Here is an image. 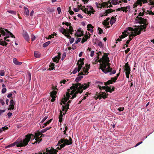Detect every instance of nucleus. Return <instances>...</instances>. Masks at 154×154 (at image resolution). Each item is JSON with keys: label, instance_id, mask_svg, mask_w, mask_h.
<instances>
[{"label": "nucleus", "instance_id": "nucleus-1", "mask_svg": "<svg viewBox=\"0 0 154 154\" xmlns=\"http://www.w3.org/2000/svg\"><path fill=\"white\" fill-rule=\"evenodd\" d=\"M100 54H102L101 52H99L97 53V62L100 63V68L102 70L103 72L105 73L110 72V75L115 74L116 71L115 70L112 71V68H111L110 66L111 64L109 63V58L108 57L107 54L104 53V55L99 59L100 57L99 56Z\"/></svg>", "mask_w": 154, "mask_h": 154}, {"label": "nucleus", "instance_id": "nucleus-2", "mask_svg": "<svg viewBox=\"0 0 154 154\" xmlns=\"http://www.w3.org/2000/svg\"><path fill=\"white\" fill-rule=\"evenodd\" d=\"M137 21L140 22V21L138 20H135ZM144 20V22H145V24L140 26L135 25L134 26V28H133L130 27H128L127 28L128 30L131 31L132 33L131 34V35H132L134 36H136L137 35H139L141 33V31L144 30V31H145V29L146 27V25L147 24L146 23V20Z\"/></svg>", "mask_w": 154, "mask_h": 154}, {"label": "nucleus", "instance_id": "nucleus-3", "mask_svg": "<svg viewBox=\"0 0 154 154\" xmlns=\"http://www.w3.org/2000/svg\"><path fill=\"white\" fill-rule=\"evenodd\" d=\"M79 85H81V83L77 82L75 84H73L70 87V89H68L67 90L68 91L66 93V97H65L63 98L62 100V102L63 103V104L65 103V102H67L69 99L70 97V95H73L74 94L75 92L77 89V87H78ZM64 97H65V95Z\"/></svg>", "mask_w": 154, "mask_h": 154}, {"label": "nucleus", "instance_id": "nucleus-4", "mask_svg": "<svg viewBox=\"0 0 154 154\" xmlns=\"http://www.w3.org/2000/svg\"><path fill=\"white\" fill-rule=\"evenodd\" d=\"M32 137H33V134H27L26 135V137L23 140L17 141L15 142L17 146L20 147L25 146L28 144L30 139L32 138Z\"/></svg>", "mask_w": 154, "mask_h": 154}, {"label": "nucleus", "instance_id": "nucleus-5", "mask_svg": "<svg viewBox=\"0 0 154 154\" xmlns=\"http://www.w3.org/2000/svg\"><path fill=\"white\" fill-rule=\"evenodd\" d=\"M90 84V82H88L86 84L84 83L83 85L81 84V85H79L78 87H77V90L75 91V93L73 94L72 97L71 98V99H73L76 97L77 95L79 93L81 94L82 93L83 90H85L88 88L89 86V85Z\"/></svg>", "mask_w": 154, "mask_h": 154}, {"label": "nucleus", "instance_id": "nucleus-6", "mask_svg": "<svg viewBox=\"0 0 154 154\" xmlns=\"http://www.w3.org/2000/svg\"><path fill=\"white\" fill-rule=\"evenodd\" d=\"M72 143V140L70 137H69V140L65 138L61 139L58 142V145L60 144L61 148H63L66 145H69Z\"/></svg>", "mask_w": 154, "mask_h": 154}, {"label": "nucleus", "instance_id": "nucleus-7", "mask_svg": "<svg viewBox=\"0 0 154 154\" xmlns=\"http://www.w3.org/2000/svg\"><path fill=\"white\" fill-rule=\"evenodd\" d=\"M60 146V147L58 146L57 148V149H54V148H51V149H48V148L46 149V150H42V152H40L42 154H56L58 150H60L61 149L63 148L61 147L60 144L58 145V144L56 146Z\"/></svg>", "mask_w": 154, "mask_h": 154}, {"label": "nucleus", "instance_id": "nucleus-8", "mask_svg": "<svg viewBox=\"0 0 154 154\" xmlns=\"http://www.w3.org/2000/svg\"><path fill=\"white\" fill-rule=\"evenodd\" d=\"M84 58H80L77 63V64L78 65L77 67L75 68L74 69L72 72V73L73 74H75L77 72H79L82 67V65L84 64Z\"/></svg>", "mask_w": 154, "mask_h": 154}, {"label": "nucleus", "instance_id": "nucleus-9", "mask_svg": "<svg viewBox=\"0 0 154 154\" xmlns=\"http://www.w3.org/2000/svg\"><path fill=\"white\" fill-rule=\"evenodd\" d=\"M1 35L2 36L9 37V35L11 36V37L15 38V36L12 33L9 31L7 29H5V30L2 29V28H0V36H1Z\"/></svg>", "mask_w": 154, "mask_h": 154}, {"label": "nucleus", "instance_id": "nucleus-10", "mask_svg": "<svg viewBox=\"0 0 154 154\" xmlns=\"http://www.w3.org/2000/svg\"><path fill=\"white\" fill-rule=\"evenodd\" d=\"M41 131H38L37 133H35V135H33V137H32V139H35V140L36 141L34 143H33L34 144H35V143H39L42 140V138H40V137H39V136H40L41 134Z\"/></svg>", "mask_w": 154, "mask_h": 154}, {"label": "nucleus", "instance_id": "nucleus-11", "mask_svg": "<svg viewBox=\"0 0 154 154\" xmlns=\"http://www.w3.org/2000/svg\"><path fill=\"white\" fill-rule=\"evenodd\" d=\"M85 67H84L83 69V72H81L78 74V75L79 76L80 75H85V74L83 73V72L88 73L89 69L90 68V65H88V64H86L85 65Z\"/></svg>", "mask_w": 154, "mask_h": 154}, {"label": "nucleus", "instance_id": "nucleus-12", "mask_svg": "<svg viewBox=\"0 0 154 154\" xmlns=\"http://www.w3.org/2000/svg\"><path fill=\"white\" fill-rule=\"evenodd\" d=\"M96 95L97 96V97L96 98V100L98 98L100 100L102 97L104 99H105L107 97L106 96L108 95V94H106V93L104 92H100L98 93L97 92H96Z\"/></svg>", "mask_w": 154, "mask_h": 154}, {"label": "nucleus", "instance_id": "nucleus-13", "mask_svg": "<svg viewBox=\"0 0 154 154\" xmlns=\"http://www.w3.org/2000/svg\"><path fill=\"white\" fill-rule=\"evenodd\" d=\"M87 8L84 10V12L90 15L92 12L91 10L93 9V7L91 6H87Z\"/></svg>", "mask_w": 154, "mask_h": 154}, {"label": "nucleus", "instance_id": "nucleus-14", "mask_svg": "<svg viewBox=\"0 0 154 154\" xmlns=\"http://www.w3.org/2000/svg\"><path fill=\"white\" fill-rule=\"evenodd\" d=\"M60 31L61 32L63 35H65V36H66L68 38H70L71 36L69 35H67V34L68 33L67 32V31L63 28H62L61 29Z\"/></svg>", "mask_w": 154, "mask_h": 154}, {"label": "nucleus", "instance_id": "nucleus-15", "mask_svg": "<svg viewBox=\"0 0 154 154\" xmlns=\"http://www.w3.org/2000/svg\"><path fill=\"white\" fill-rule=\"evenodd\" d=\"M128 30L127 28L126 29V30L122 32V34L119 36V37L121 38V39L122 38H125L128 35L127 34H126V33L130 34V32H128Z\"/></svg>", "mask_w": 154, "mask_h": 154}, {"label": "nucleus", "instance_id": "nucleus-16", "mask_svg": "<svg viewBox=\"0 0 154 154\" xmlns=\"http://www.w3.org/2000/svg\"><path fill=\"white\" fill-rule=\"evenodd\" d=\"M125 70L126 71L125 74L126 77L129 78V74H130V67H125Z\"/></svg>", "mask_w": 154, "mask_h": 154}, {"label": "nucleus", "instance_id": "nucleus-17", "mask_svg": "<svg viewBox=\"0 0 154 154\" xmlns=\"http://www.w3.org/2000/svg\"><path fill=\"white\" fill-rule=\"evenodd\" d=\"M75 35L77 37H80L83 35V32L82 31L81 29H78Z\"/></svg>", "mask_w": 154, "mask_h": 154}, {"label": "nucleus", "instance_id": "nucleus-18", "mask_svg": "<svg viewBox=\"0 0 154 154\" xmlns=\"http://www.w3.org/2000/svg\"><path fill=\"white\" fill-rule=\"evenodd\" d=\"M23 35L24 39L27 41H28L29 40V37L26 31H23Z\"/></svg>", "mask_w": 154, "mask_h": 154}, {"label": "nucleus", "instance_id": "nucleus-19", "mask_svg": "<svg viewBox=\"0 0 154 154\" xmlns=\"http://www.w3.org/2000/svg\"><path fill=\"white\" fill-rule=\"evenodd\" d=\"M111 0H109L108 1V2L109 4H112L113 5H116L117 4H119V3H121V1H119L118 0H112L111 2H110V1Z\"/></svg>", "mask_w": 154, "mask_h": 154}, {"label": "nucleus", "instance_id": "nucleus-20", "mask_svg": "<svg viewBox=\"0 0 154 154\" xmlns=\"http://www.w3.org/2000/svg\"><path fill=\"white\" fill-rule=\"evenodd\" d=\"M60 55L61 54L60 53H58V55L57 56L54 57V58H53V61L54 62H56L57 63H58L59 62V60L60 57Z\"/></svg>", "mask_w": 154, "mask_h": 154}, {"label": "nucleus", "instance_id": "nucleus-21", "mask_svg": "<svg viewBox=\"0 0 154 154\" xmlns=\"http://www.w3.org/2000/svg\"><path fill=\"white\" fill-rule=\"evenodd\" d=\"M130 6L129 5H128L126 6V7H121V8H118L119 11H120L121 10L123 11H125L126 12L128 11V10H129L130 8Z\"/></svg>", "mask_w": 154, "mask_h": 154}, {"label": "nucleus", "instance_id": "nucleus-22", "mask_svg": "<svg viewBox=\"0 0 154 154\" xmlns=\"http://www.w3.org/2000/svg\"><path fill=\"white\" fill-rule=\"evenodd\" d=\"M10 104L9 106V108L8 109H13L14 108V105H15V103L14 101L13 100H10Z\"/></svg>", "mask_w": 154, "mask_h": 154}, {"label": "nucleus", "instance_id": "nucleus-23", "mask_svg": "<svg viewBox=\"0 0 154 154\" xmlns=\"http://www.w3.org/2000/svg\"><path fill=\"white\" fill-rule=\"evenodd\" d=\"M87 28H88V30L91 33H93V28H94V27L91 24H88L87 26Z\"/></svg>", "mask_w": 154, "mask_h": 154}, {"label": "nucleus", "instance_id": "nucleus-24", "mask_svg": "<svg viewBox=\"0 0 154 154\" xmlns=\"http://www.w3.org/2000/svg\"><path fill=\"white\" fill-rule=\"evenodd\" d=\"M52 120V119H51L49 120L47 122H45L43 124L42 126H40V127L42 128H45V126H47L49 124H50Z\"/></svg>", "mask_w": 154, "mask_h": 154}, {"label": "nucleus", "instance_id": "nucleus-25", "mask_svg": "<svg viewBox=\"0 0 154 154\" xmlns=\"http://www.w3.org/2000/svg\"><path fill=\"white\" fill-rule=\"evenodd\" d=\"M113 11V10L111 9H108L107 10H106L105 12L104 13L103 15L101 16H103L105 15H107L108 14H109Z\"/></svg>", "mask_w": 154, "mask_h": 154}, {"label": "nucleus", "instance_id": "nucleus-26", "mask_svg": "<svg viewBox=\"0 0 154 154\" xmlns=\"http://www.w3.org/2000/svg\"><path fill=\"white\" fill-rule=\"evenodd\" d=\"M57 92L54 91L51 92H50V96L52 97H56Z\"/></svg>", "mask_w": 154, "mask_h": 154}, {"label": "nucleus", "instance_id": "nucleus-27", "mask_svg": "<svg viewBox=\"0 0 154 154\" xmlns=\"http://www.w3.org/2000/svg\"><path fill=\"white\" fill-rule=\"evenodd\" d=\"M13 61L14 63L16 65H19L22 64V63L18 62L16 58H14L13 59Z\"/></svg>", "mask_w": 154, "mask_h": 154}, {"label": "nucleus", "instance_id": "nucleus-28", "mask_svg": "<svg viewBox=\"0 0 154 154\" xmlns=\"http://www.w3.org/2000/svg\"><path fill=\"white\" fill-rule=\"evenodd\" d=\"M105 89L106 92H111L109 91V90L111 89V88L108 86H103L102 87V89Z\"/></svg>", "mask_w": 154, "mask_h": 154}, {"label": "nucleus", "instance_id": "nucleus-29", "mask_svg": "<svg viewBox=\"0 0 154 154\" xmlns=\"http://www.w3.org/2000/svg\"><path fill=\"white\" fill-rule=\"evenodd\" d=\"M109 20H104V21L103 22V24L104 26H108L109 25Z\"/></svg>", "mask_w": 154, "mask_h": 154}, {"label": "nucleus", "instance_id": "nucleus-30", "mask_svg": "<svg viewBox=\"0 0 154 154\" xmlns=\"http://www.w3.org/2000/svg\"><path fill=\"white\" fill-rule=\"evenodd\" d=\"M8 44L5 41H2V39L0 40V45L3 46H6Z\"/></svg>", "mask_w": 154, "mask_h": 154}, {"label": "nucleus", "instance_id": "nucleus-31", "mask_svg": "<svg viewBox=\"0 0 154 154\" xmlns=\"http://www.w3.org/2000/svg\"><path fill=\"white\" fill-rule=\"evenodd\" d=\"M63 117V114L61 111H60V116L59 117V122H62V118Z\"/></svg>", "mask_w": 154, "mask_h": 154}, {"label": "nucleus", "instance_id": "nucleus-32", "mask_svg": "<svg viewBox=\"0 0 154 154\" xmlns=\"http://www.w3.org/2000/svg\"><path fill=\"white\" fill-rule=\"evenodd\" d=\"M34 55L35 57L37 58L39 57L40 56V53L37 51H35L34 52Z\"/></svg>", "mask_w": 154, "mask_h": 154}, {"label": "nucleus", "instance_id": "nucleus-33", "mask_svg": "<svg viewBox=\"0 0 154 154\" xmlns=\"http://www.w3.org/2000/svg\"><path fill=\"white\" fill-rule=\"evenodd\" d=\"M108 2H104L102 3L101 4H99V5L100 6V7L101 8L102 7H104L108 5Z\"/></svg>", "mask_w": 154, "mask_h": 154}, {"label": "nucleus", "instance_id": "nucleus-34", "mask_svg": "<svg viewBox=\"0 0 154 154\" xmlns=\"http://www.w3.org/2000/svg\"><path fill=\"white\" fill-rule=\"evenodd\" d=\"M51 128V127H47L45 128V129L42 130L41 131V133H44L47 130L50 129Z\"/></svg>", "mask_w": 154, "mask_h": 154}, {"label": "nucleus", "instance_id": "nucleus-35", "mask_svg": "<svg viewBox=\"0 0 154 154\" xmlns=\"http://www.w3.org/2000/svg\"><path fill=\"white\" fill-rule=\"evenodd\" d=\"M24 13L26 15H29V11L28 9L26 7L24 8Z\"/></svg>", "mask_w": 154, "mask_h": 154}, {"label": "nucleus", "instance_id": "nucleus-36", "mask_svg": "<svg viewBox=\"0 0 154 154\" xmlns=\"http://www.w3.org/2000/svg\"><path fill=\"white\" fill-rule=\"evenodd\" d=\"M8 128V127L6 126H5L4 127H3L1 128H0V133L2 132L3 131L5 130H7Z\"/></svg>", "mask_w": 154, "mask_h": 154}, {"label": "nucleus", "instance_id": "nucleus-37", "mask_svg": "<svg viewBox=\"0 0 154 154\" xmlns=\"http://www.w3.org/2000/svg\"><path fill=\"white\" fill-rule=\"evenodd\" d=\"M50 43L51 42L50 41L45 42L43 44V47H46L48 46Z\"/></svg>", "mask_w": 154, "mask_h": 154}, {"label": "nucleus", "instance_id": "nucleus-38", "mask_svg": "<svg viewBox=\"0 0 154 154\" xmlns=\"http://www.w3.org/2000/svg\"><path fill=\"white\" fill-rule=\"evenodd\" d=\"M83 78V76H79L76 78L75 81L76 82H78L80 81Z\"/></svg>", "mask_w": 154, "mask_h": 154}, {"label": "nucleus", "instance_id": "nucleus-39", "mask_svg": "<svg viewBox=\"0 0 154 154\" xmlns=\"http://www.w3.org/2000/svg\"><path fill=\"white\" fill-rule=\"evenodd\" d=\"M98 30L99 31L98 34H101L102 33H103V30L101 29V28L98 27Z\"/></svg>", "mask_w": 154, "mask_h": 154}, {"label": "nucleus", "instance_id": "nucleus-40", "mask_svg": "<svg viewBox=\"0 0 154 154\" xmlns=\"http://www.w3.org/2000/svg\"><path fill=\"white\" fill-rule=\"evenodd\" d=\"M78 8H74L73 9L74 11L75 12H78L79 10V8L80 7H82L81 5H79Z\"/></svg>", "mask_w": 154, "mask_h": 154}, {"label": "nucleus", "instance_id": "nucleus-41", "mask_svg": "<svg viewBox=\"0 0 154 154\" xmlns=\"http://www.w3.org/2000/svg\"><path fill=\"white\" fill-rule=\"evenodd\" d=\"M136 3L138 5H140V6L142 5V2L141 0H137V1Z\"/></svg>", "mask_w": 154, "mask_h": 154}, {"label": "nucleus", "instance_id": "nucleus-42", "mask_svg": "<svg viewBox=\"0 0 154 154\" xmlns=\"http://www.w3.org/2000/svg\"><path fill=\"white\" fill-rule=\"evenodd\" d=\"M8 12L13 14H16V12L15 11H14L13 10H10L8 11Z\"/></svg>", "mask_w": 154, "mask_h": 154}, {"label": "nucleus", "instance_id": "nucleus-43", "mask_svg": "<svg viewBox=\"0 0 154 154\" xmlns=\"http://www.w3.org/2000/svg\"><path fill=\"white\" fill-rule=\"evenodd\" d=\"M64 104L65 105V106L66 107V112L68 110V109H69V104H68V103H65Z\"/></svg>", "mask_w": 154, "mask_h": 154}, {"label": "nucleus", "instance_id": "nucleus-44", "mask_svg": "<svg viewBox=\"0 0 154 154\" xmlns=\"http://www.w3.org/2000/svg\"><path fill=\"white\" fill-rule=\"evenodd\" d=\"M16 144V143H15V142L14 143H11L8 146L6 147L7 148H9V147H12V146H14Z\"/></svg>", "mask_w": 154, "mask_h": 154}, {"label": "nucleus", "instance_id": "nucleus-45", "mask_svg": "<svg viewBox=\"0 0 154 154\" xmlns=\"http://www.w3.org/2000/svg\"><path fill=\"white\" fill-rule=\"evenodd\" d=\"M48 117L47 116H45L44 118L42 120V121L41 122H40V123L42 124L47 119Z\"/></svg>", "mask_w": 154, "mask_h": 154}, {"label": "nucleus", "instance_id": "nucleus-46", "mask_svg": "<svg viewBox=\"0 0 154 154\" xmlns=\"http://www.w3.org/2000/svg\"><path fill=\"white\" fill-rule=\"evenodd\" d=\"M54 34H52L51 35H50L48 36V37L47 38V39H51L52 38H53L54 37Z\"/></svg>", "mask_w": 154, "mask_h": 154}, {"label": "nucleus", "instance_id": "nucleus-47", "mask_svg": "<svg viewBox=\"0 0 154 154\" xmlns=\"http://www.w3.org/2000/svg\"><path fill=\"white\" fill-rule=\"evenodd\" d=\"M35 38V37L34 35H31V39L32 41H34Z\"/></svg>", "mask_w": 154, "mask_h": 154}, {"label": "nucleus", "instance_id": "nucleus-48", "mask_svg": "<svg viewBox=\"0 0 154 154\" xmlns=\"http://www.w3.org/2000/svg\"><path fill=\"white\" fill-rule=\"evenodd\" d=\"M5 75V72L4 70H2L0 71V75L4 76Z\"/></svg>", "mask_w": 154, "mask_h": 154}, {"label": "nucleus", "instance_id": "nucleus-49", "mask_svg": "<svg viewBox=\"0 0 154 154\" xmlns=\"http://www.w3.org/2000/svg\"><path fill=\"white\" fill-rule=\"evenodd\" d=\"M7 89L6 88H3L2 91V93H5Z\"/></svg>", "mask_w": 154, "mask_h": 154}, {"label": "nucleus", "instance_id": "nucleus-50", "mask_svg": "<svg viewBox=\"0 0 154 154\" xmlns=\"http://www.w3.org/2000/svg\"><path fill=\"white\" fill-rule=\"evenodd\" d=\"M70 38V44H72V43H73L74 41V38H71V37H70V38Z\"/></svg>", "mask_w": 154, "mask_h": 154}, {"label": "nucleus", "instance_id": "nucleus-51", "mask_svg": "<svg viewBox=\"0 0 154 154\" xmlns=\"http://www.w3.org/2000/svg\"><path fill=\"white\" fill-rule=\"evenodd\" d=\"M116 20H110V22L111 26H112V24L115 22Z\"/></svg>", "mask_w": 154, "mask_h": 154}, {"label": "nucleus", "instance_id": "nucleus-52", "mask_svg": "<svg viewBox=\"0 0 154 154\" xmlns=\"http://www.w3.org/2000/svg\"><path fill=\"white\" fill-rule=\"evenodd\" d=\"M87 39H86L84 37H83L82 39V42H81L82 43H83L84 42H86L87 41Z\"/></svg>", "mask_w": 154, "mask_h": 154}, {"label": "nucleus", "instance_id": "nucleus-53", "mask_svg": "<svg viewBox=\"0 0 154 154\" xmlns=\"http://www.w3.org/2000/svg\"><path fill=\"white\" fill-rule=\"evenodd\" d=\"M0 103L2 104V105L3 106L5 104V103L2 99H0Z\"/></svg>", "mask_w": 154, "mask_h": 154}, {"label": "nucleus", "instance_id": "nucleus-54", "mask_svg": "<svg viewBox=\"0 0 154 154\" xmlns=\"http://www.w3.org/2000/svg\"><path fill=\"white\" fill-rule=\"evenodd\" d=\"M98 46L100 48H101L103 47V44L101 42H99L98 43Z\"/></svg>", "mask_w": 154, "mask_h": 154}, {"label": "nucleus", "instance_id": "nucleus-55", "mask_svg": "<svg viewBox=\"0 0 154 154\" xmlns=\"http://www.w3.org/2000/svg\"><path fill=\"white\" fill-rule=\"evenodd\" d=\"M29 21V23L30 25H33L34 23V20H33V21H31L32 20H28Z\"/></svg>", "mask_w": 154, "mask_h": 154}, {"label": "nucleus", "instance_id": "nucleus-56", "mask_svg": "<svg viewBox=\"0 0 154 154\" xmlns=\"http://www.w3.org/2000/svg\"><path fill=\"white\" fill-rule=\"evenodd\" d=\"M81 39V38H78L77 40L75 42V43L76 44L78 43L79 42H80Z\"/></svg>", "mask_w": 154, "mask_h": 154}, {"label": "nucleus", "instance_id": "nucleus-57", "mask_svg": "<svg viewBox=\"0 0 154 154\" xmlns=\"http://www.w3.org/2000/svg\"><path fill=\"white\" fill-rule=\"evenodd\" d=\"M112 80H109L106 82V83L108 85H109L112 83Z\"/></svg>", "mask_w": 154, "mask_h": 154}, {"label": "nucleus", "instance_id": "nucleus-58", "mask_svg": "<svg viewBox=\"0 0 154 154\" xmlns=\"http://www.w3.org/2000/svg\"><path fill=\"white\" fill-rule=\"evenodd\" d=\"M69 31H73V29L72 27L71 26H69V29H68Z\"/></svg>", "mask_w": 154, "mask_h": 154}, {"label": "nucleus", "instance_id": "nucleus-59", "mask_svg": "<svg viewBox=\"0 0 154 154\" xmlns=\"http://www.w3.org/2000/svg\"><path fill=\"white\" fill-rule=\"evenodd\" d=\"M57 10L58 11V14H60L61 12V10L60 7H58L57 8Z\"/></svg>", "mask_w": 154, "mask_h": 154}, {"label": "nucleus", "instance_id": "nucleus-60", "mask_svg": "<svg viewBox=\"0 0 154 154\" xmlns=\"http://www.w3.org/2000/svg\"><path fill=\"white\" fill-rule=\"evenodd\" d=\"M115 77H113V78H111V80H112V82H116V79H115Z\"/></svg>", "mask_w": 154, "mask_h": 154}, {"label": "nucleus", "instance_id": "nucleus-61", "mask_svg": "<svg viewBox=\"0 0 154 154\" xmlns=\"http://www.w3.org/2000/svg\"><path fill=\"white\" fill-rule=\"evenodd\" d=\"M149 4L152 5H154V2L152 0H149Z\"/></svg>", "mask_w": 154, "mask_h": 154}, {"label": "nucleus", "instance_id": "nucleus-62", "mask_svg": "<svg viewBox=\"0 0 154 154\" xmlns=\"http://www.w3.org/2000/svg\"><path fill=\"white\" fill-rule=\"evenodd\" d=\"M124 107H120L119 108H118V110L119 111H122L124 109Z\"/></svg>", "mask_w": 154, "mask_h": 154}, {"label": "nucleus", "instance_id": "nucleus-63", "mask_svg": "<svg viewBox=\"0 0 154 154\" xmlns=\"http://www.w3.org/2000/svg\"><path fill=\"white\" fill-rule=\"evenodd\" d=\"M134 36H133L132 35H131V34L129 36V39H128V40H129L130 41H131L132 39V38Z\"/></svg>", "mask_w": 154, "mask_h": 154}, {"label": "nucleus", "instance_id": "nucleus-64", "mask_svg": "<svg viewBox=\"0 0 154 154\" xmlns=\"http://www.w3.org/2000/svg\"><path fill=\"white\" fill-rule=\"evenodd\" d=\"M130 51V48H128L125 51V53L126 54H127L128 52Z\"/></svg>", "mask_w": 154, "mask_h": 154}]
</instances>
